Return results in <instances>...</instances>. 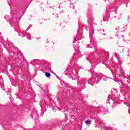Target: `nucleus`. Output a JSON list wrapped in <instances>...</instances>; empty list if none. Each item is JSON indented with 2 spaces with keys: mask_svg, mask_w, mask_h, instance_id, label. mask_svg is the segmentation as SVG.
<instances>
[{
  "mask_svg": "<svg viewBox=\"0 0 130 130\" xmlns=\"http://www.w3.org/2000/svg\"><path fill=\"white\" fill-rule=\"evenodd\" d=\"M95 127H98L99 128H101L100 130L102 129L103 128L105 130H111V128L108 127L105 125V123H104L102 121H100V123L98 125H95Z\"/></svg>",
  "mask_w": 130,
  "mask_h": 130,
  "instance_id": "obj_1",
  "label": "nucleus"
},
{
  "mask_svg": "<svg viewBox=\"0 0 130 130\" xmlns=\"http://www.w3.org/2000/svg\"><path fill=\"white\" fill-rule=\"evenodd\" d=\"M95 77L97 79L101 80L102 79V74L101 73H95Z\"/></svg>",
  "mask_w": 130,
  "mask_h": 130,
  "instance_id": "obj_2",
  "label": "nucleus"
},
{
  "mask_svg": "<svg viewBox=\"0 0 130 130\" xmlns=\"http://www.w3.org/2000/svg\"><path fill=\"white\" fill-rule=\"evenodd\" d=\"M123 82L124 84L126 85H127L128 84H129V80L127 78L124 79Z\"/></svg>",
  "mask_w": 130,
  "mask_h": 130,
  "instance_id": "obj_3",
  "label": "nucleus"
},
{
  "mask_svg": "<svg viewBox=\"0 0 130 130\" xmlns=\"http://www.w3.org/2000/svg\"><path fill=\"white\" fill-rule=\"evenodd\" d=\"M116 37H117V38H119V39H122V40H123V39H124V37L122 35V36H119L118 34H116L115 35Z\"/></svg>",
  "mask_w": 130,
  "mask_h": 130,
  "instance_id": "obj_4",
  "label": "nucleus"
},
{
  "mask_svg": "<svg viewBox=\"0 0 130 130\" xmlns=\"http://www.w3.org/2000/svg\"><path fill=\"white\" fill-rule=\"evenodd\" d=\"M117 93V89H113L112 90V94L113 95H115V94Z\"/></svg>",
  "mask_w": 130,
  "mask_h": 130,
  "instance_id": "obj_5",
  "label": "nucleus"
},
{
  "mask_svg": "<svg viewBox=\"0 0 130 130\" xmlns=\"http://www.w3.org/2000/svg\"><path fill=\"white\" fill-rule=\"evenodd\" d=\"M92 121L91 120H90L89 119H88L87 120H86L85 121V123L86 124L88 125V124H91Z\"/></svg>",
  "mask_w": 130,
  "mask_h": 130,
  "instance_id": "obj_6",
  "label": "nucleus"
},
{
  "mask_svg": "<svg viewBox=\"0 0 130 130\" xmlns=\"http://www.w3.org/2000/svg\"><path fill=\"white\" fill-rule=\"evenodd\" d=\"M126 29V26L124 27L123 28H120V32H124Z\"/></svg>",
  "mask_w": 130,
  "mask_h": 130,
  "instance_id": "obj_7",
  "label": "nucleus"
},
{
  "mask_svg": "<svg viewBox=\"0 0 130 130\" xmlns=\"http://www.w3.org/2000/svg\"><path fill=\"white\" fill-rule=\"evenodd\" d=\"M117 83L118 84L120 88L122 87V82H121V81H118Z\"/></svg>",
  "mask_w": 130,
  "mask_h": 130,
  "instance_id": "obj_8",
  "label": "nucleus"
},
{
  "mask_svg": "<svg viewBox=\"0 0 130 130\" xmlns=\"http://www.w3.org/2000/svg\"><path fill=\"white\" fill-rule=\"evenodd\" d=\"M45 76L47 78H49V77H50V73L48 72H46Z\"/></svg>",
  "mask_w": 130,
  "mask_h": 130,
  "instance_id": "obj_9",
  "label": "nucleus"
},
{
  "mask_svg": "<svg viewBox=\"0 0 130 130\" xmlns=\"http://www.w3.org/2000/svg\"><path fill=\"white\" fill-rule=\"evenodd\" d=\"M100 81V79L97 78L96 77L94 83H95V84H98V83H99Z\"/></svg>",
  "mask_w": 130,
  "mask_h": 130,
  "instance_id": "obj_10",
  "label": "nucleus"
},
{
  "mask_svg": "<svg viewBox=\"0 0 130 130\" xmlns=\"http://www.w3.org/2000/svg\"><path fill=\"white\" fill-rule=\"evenodd\" d=\"M115 29H116V30H117V31H120V28H119V26H118L117 27H116Z\"/></svg>",
  "mask_w": 130,
  "mask_h": 130,
  "instance_id": "obj_11",
  "label": "nucleus"
},
{
  "mask_svg": "<svg viewBox=\"0 0 130 130\" xmlns=\"http://www.w3.org/2000/svg\"><path fill=\"white\" fill-rule=\"evenodd\" d=\"M58 17H59L58 14H57V15H55V18H56V19H57V18H58Z\"/></svg>",
  "mask_w": 130,
  "mask_h": 130,
  "instance_id": "obj_12",
  "label": "nucleus"
},
{
  "mask_svg": "<svg viewBox=\"0 0 130 130\" xmlns=\"http://www.w3.org/2000/svg\"><path fill=\"white\" fill-rule=\"evenodd\" d=\"M26 37L27 39H28V40H31V38H29L28 37V36H26Z\"/></svg>",
  "mask_w": 130,
  "mask_h": 130,
  "instance_id": "obj_13",
  "label": "nucleus"
},
{
  "mask_svg": "<svg viewBox=\"0 0 130 130\" xmlns=\"http://www.w3.org/2000/svg\"><path fill=\"white\" fill-rule=\"evenodd\" d=\"M108 112V111H107V110H106V109H105V110H104V112L105 113H106V112Z\"/></svg>",
  "mask_w": 130,
  "mask_h": 130,
  "instance_id": "obj_14",
  "label": "nucleus"
},
{
  "mask_svg": "<svg viewBox=\"0 0 130 130\" xmlns=\"http://www.w3.org/2000/svg\"><path fill=\"white\" fill-rule=\"evenodd\" d=\"M128 21H129V22H130V16H129V17H128Z\"/></svg>",
  "mask_w": 130,
  "mask_h": 130,
  "instance_id": "obj_15",
  "label": "nucleus"
},
{
  "mask_svg": "<svg viewBox=\"0 0 130 130\" xmlns=\"http://www.w3.org/2000/svg\"><path fill=\"white\" fill-rule=\"evenodd\" d=\"M29 30V28L26 29V31H28Z\"/></svg>",
  "mask_w": 130,
  "mask_h": 130,
  "instance_id": "obj_16",
  "label": "nucleus"
},
{
  "mask_svg": "<svg viewBox=\"0 0 130 130\" xmlns=\"http://www.w3.org/2000/svg\"><path fill=\"white\" fill-rule=\"evenodd\" d=\"M11 27H13V25H12V24H11Z\"/></svg>",
  "mask_w": 130,
  "mask_h": 130,
  "instance_id": "obj_17",
  "label": "nucleus"
},
{
  "mask_svg": "<svg viewBox=\"0 0 130 130\" xmlns=\"http://www.w3.org/2000/svg\"><path fill=\"white\" fill-rule=\"evenodd\" d=\"M23 37H25V36H23Z\"/></svg>",
  "mask_w": 130,
  "mask_h": 130,
  "instance_id": "obj_18",
  "label": "nucleus"
},
{
  "mask_svg": "<svg viewBox=\"0 0 130 130\" xmlns=\"http://www.w3.org/2000/svg\"><path fill=\"white\" fill-rule=\"evenodd\" d=\"M91 86H93V84H91Z\"/></svg>",
  "mask_w": 130,
  "mask_h": 130,
  "instance_id": "obj_19",
  "label": "nucleus"
},
{
  "mask_svg": "<svg viewBox=\"0 0 130 130\" xmlns=\"http://www.w3.org/2000/svg\"><path fill=\"white\" fill-rule=\"evenodd\" d=\"M84 81H86V80L84 79Z\"/></svg>",
  "mask_w": 130,
  "mask_h": 130,
  "instance_id": "obj_20",
  "label": "nucleus"
}]
</instances>
